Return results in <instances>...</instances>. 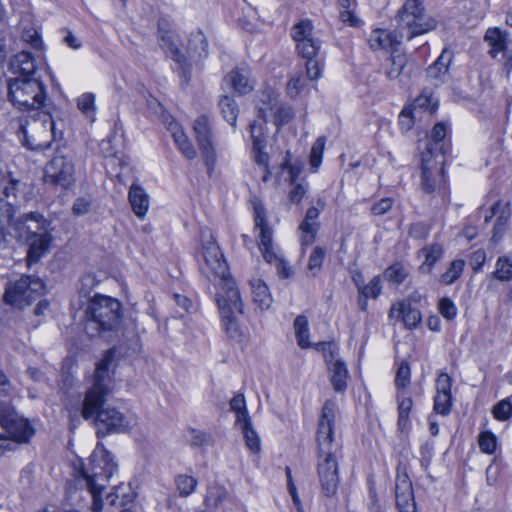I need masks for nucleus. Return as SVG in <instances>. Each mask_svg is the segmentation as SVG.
Wrapping results in <instances>:
<instances>
[{"instance_id":"1","label":"nucleus","mask_w":512,"mask_h":512,"mask_svg":"<svg viewBox=\"0 0 512 512\" xmlns=\"http://www.w3.org/2000/svg\"><path fill=\"white\" fill-rule=\"evenodd\" d=\"M113 361V353L107 351L97 363L92 382L86 391L82 405L84 419L95 417L97 435L104 437L111 433H120L133 426V420L115 408L100 409L111 392L109 367Z\"/></svg>"},{"instance_id":"2","label":"nucleus","mask_w":512,"mask_h":512,"mask_svg":"<svg viewBox=\"0 0 512 512\" xmlns=\"http://www.w3.org/2000/svg\"><path fill=\"white\" fill-rule=\"evenodd\" d=\"M337 406L334 400H327L323 407L317 428L318 463L317 474L321 491L326 497H333L340 483L338 461L333 451L334 426Z\"/></svg>"},{"instance_id":"3","label":"nucleus","mask_w":512,"mask_h":512,"mask_svg":"<svg viewBox=\"0 0 512 512\" xmlns=\"http://www.w3.org/2000/svg\"><path fill=\"white\" fill-rule=\"evenodd\" d=\"M20 180L13 178L10 173L0 174V193L4 198H0V230L4 224L15 226L18 236L25 240V236L41 234L42 231H49V223L39 213H29L21 219L14 222L15 213L12 199H16L19 190Z\"/></svg>"},{"instance_id":"4","label":"nucleus","mask_w":512,"mask_h":512,"mask_svg":"<svg viewBox=\"0 0 512 512\" xmlns=\"http://www.w3.org/2000/svg\"><path fill=\"white\" fill-rule=\"evenodd\" d=\"M122 317L121 303L112 297L97 294L89 299L85 308L84 329L94 337L119 326Z\"/></svg>"},{"instance_id":"5","label":"nucleus","mask_w":512,"mask_h":512,"mask_svg":"<svg viewBox=\"0 0 512 512\" xmlns=\"http://www.w3.org/2000/svg\"><path fill=\"white\" fill-rule=\"evenodd\" d=\"M116 470L117 464L110 452L103 445L97 444L90 456L88 466L80 471L81 478L93 496L95 510L101 508V493Z\"/></svg>"},{"instance_id":"6","label":"nucleus","mask_w":512,"mask_h":512,"mask_svg":"<svg viewBox=\"0 0 512 512\" xmlns=\"http://www.w3.org/2000/svg\"><path fill=\"white\" fill-rule=\"evenodd\" d=\"M7 89L9 101L20 111H40L46 104V86L39 76L12 77Z\"/></svg>"},{"instance_id":"7","label":"nucleus","mask_w":512,"mask_h":512,"mask_svg":"<svg viewBox=\"0 0 512 512\" xmlns=\"http://www.w3.org/2000/svg\"><path fill=\"white\" fill-rule=\"evenodd\" d=\"M423 1L406 0L398 12V27L406 31L408 39L436 28L435 19L425 13Z\"/></svg>"},{"instance_id":"8","label":"nucleus","mask_w":512,"mask_h":512,"mask_svg":"<svg viewBox=\"0 0 512 512\" xmlns=\"http://www.w3.org/2000/svg\"><path fill=\"white\" fill-rule=\"evenodd\" d=\"M45 183L67 190L76 182L75 157L71 152L58 150L46 163Z\"/></svg>"},{"instance_id":"9","label":"nucleus","mask_w":512,"mask_h":512,"mask_svg":"<svg viewBox=\"0 0 512 512\" xmlns=\"http://www.w3.org/2000/svg\"><path fill=\"white\" fill-rule=\"evenodd\" d=\"M45 284L39 278L22 276L16 281L7 284L4 293V302L11 306L23 308L43 295Z\"/></svg>"},{"instance_id":"10","label":"nucleus","mask_w":512,"mask_h":512,"mask_svg":"<svg viewBox=\"0 0 512 512\" xmlns=\"http://www.w3.org/2000/svg\"><path fill=\"white\" fill-rule=\"evenodd\" d=\"M39 119L28 124V129L22 127L24 145L31 150H43L50 147L54 139L55 123L48 113L39 112Z\"/></svg>"},{"instance_id":"11","label":"nucleus","mask_w":512,"mask_h":512,"mask_svg":"<svg viewBox=\"0 0 512 512\" xmlns=\"http://www.w3.org/2000/svg\"><path fill=\"white\" fill-rule=\"evenodd\" d=\"M443 156L433 155L432 148L428 147L421 158V187L431 194L440 190L444 184Z\"/></svg>"},{"instance_id":"12","label":"nucleus","mask_w":512,"mask_h":512,"mask_svg":"<svg viewBox=\"0 0 512 512\" xmlns=\"http://www.w3.org/2000/svg\"><path fill=\"white\" fill-rule=\"evenodd\" d=\"M0 425L18 443H25L34 435L30 423L17 415L9 401H0Z\"/></svg>"},{"instance_id":"13","label":"nucleus","mask_w":512,"mask_h":512,"mask_svg":"<svg viewBox=\"0 0 512 512\" xmlns=\"http://www.w3.org/2000/svg\"><path fill=\"white\" fill-rule=\"evenodd\" d=\"M196 141L204 159L208 174L214 171L217 155L212 141V127L205 115L199 116L193 125Z\"/></svg>"},{"instance_id":"14","label":"nucleus","mask_w":512,"mask_h":512,"mask_svg":"<svg viewBox=\"0 0 512 512\" xmlns=\"http://www.w3.org/2000/svg\"><path fill=\"white\" fill-rule=\"evenodd\" d=\"M216 301L220 315H223L224 311L228 312V314L239 315H242L244 312V304L240 296L239 288L230 276L219 280Z\"/></svg>"},{"instance_id":"15","label":"nucleus","mask_w":512,"mask_h":512,"mask_svg":"<svg viewBox=\"0 0 512 512\" xmlns=\"http://www.w3.org/2000/svg\"><path fill=\"white\" fill-rule=\"evenodd\" d=\"M202 272L207 277L222 280L229 277L228 265L223 258L220 247L213 240H209L202 249Z\"/></svg>"},{"instance_id":"16","label":"nucleus","mask_w":512,"mask_h":512,"mask_svg":"<svg viewBox=\"0 0 512 512\" xmlns=\"http://www.w3.org/2000/svg\"><path fill=\"white\" fill-rule=\"evenodd\" d=\"M260 101L261 104L258 105V114L264 122L273 118L275 125L281 126L292 117L291 110L280 105L278 95L273 90H264L261 94Z\"/></svg>"},{"instance_id":"17","label":"nucleus","mask_w":512,"mask_h":512,"mask_svg":"<svg viewBox=\"0 0 512 512\" xmlns=\"http://www.w3.org/2000/svg\"><path fill=\"white\" fill-rule=\"evenodd\" d=\"M395 497L399 512H416L412 483L407 474L397 475Z\"/></svg>"},{"instance_id":"18","label":"nucleus","mask_w":512,"mask_h":512,"mask_svg":"<svg viewBox=\"0 0 512 512\" xmlns=\"http://www.w3.org/2000/svg\"><path fill=\"white\" fill-rule=\"evenodd\" d=\"M25 242L28 245L27 264L31 266L49 252L52 236L50 231H42L38 235L25 236Z\"/></svg>"},{"instance_id":"19","label":"nucleus","mask_w":512,"mask_h":512,"mask_svg":"<svg viewBox=\"0 0 512 512\" xmlns=\"http://www.w3.org/2000/svg\"><path fill=\"white\" fill-rule=\"evenodd\" d=\"M389 317L402 321L407 329L416 328L422 319L420 311L412 307L409 300L393 304L389 310Z\"/></svg>"},{"instance_id":"20","label":"nucleus","mask_w":512,"mask_h":512,"mask_svg":"<svg viewBox=\"0 0 512 512\" xmlns=\"http://www.w3.org/2000/svg\"><path fill=\"white\" fill-rule=\"evenodd\" d=\"M237 315L224 311L220 320L226 337L233 343L243 345L248 340V331L240 324Z\"/></svg>"},{"instance_id":"21","label":"nucleus","mask_w":512,"mask_h":512,"mask_svg":"<svg viewBox=\"0 0 512 512\" xmlns=\"http://www.w3.org/2000/svg\"><path fill=\"white\" fill-rule=\"evenodd\" d=\"M320 209L317 207H310L305 215V219L299 226L301 232L300 241L302 246L311 245L316 238L319 229L317 218L319 217Z\"/></svg>"},{"instance_id":"22","label":"nucleus","mask_w":512,"mask_h":512,"mask_svg":"<svg viewBox=\"0 0 512 512\" xmlns=\"http://www.w3.org/2000/svg\"><path fill=\"white\" fill-rule=\"evenodd\" d=\"M10 68L14 77L28 78L38 76L35 60L31 53L22 51L14 56L10 63Z\"/></svg>"},{"instance_id":"23","label":"nucleus","mask_w":512,"mask_h":512,"mask_svg":"<svg viewBox=\"0 0 512 512\" xmlns=\"http://www.w3.org/2000/svg\"><path fill=\"white\" fill-rule=\"evenodd\" d=\"M225 81L239 94H247L255 87V80L250 76V71L245 68H236L226 77Z\"/></svg>"},{"instance_id":"24","label":"nucleus","mask_w":512,"mask_h":512,"mask_svg":"<svg viewBox=\"0 0 512 512\" xmlns=\"http://www.w3.org/2000/svg\"><path fill=\"white\" fill-rule=\"evenodd\" d=\"M254 222L255 229L259 230V249H265L267 247L273 246L272 230L267 225L265 209L260 204L254 206Z\"/></svg>"},{"instance_id":"25","label":"nucleus","mask_w":512,"mask_h":512,"mask_svg":"<svg viewBox=\"0 0 512 512\" xmlns=\"http://www.w3.org/2000/svg\"><path fill=\"white\" fill-rule=\"evenodd\" d=\"M18 30L20 32L21 39L30 44L32 48L39 49L42 45L40 35L36 29L32 15L26 13L22 15Z\"/></svg>"},{"instance_id":"26","label":"nucleus","mask_w":512,"mask_h":512,"mask_svg":"<svg viewBox=\"0 0 512 512\" xmlns=\"http://www.w3.org/2000/svg\"><path fill=\"white\" fill-rule=\"evenodd\" d=\"M328 368L333 389L338 393L344 392L347 388L348 379L346 364L339 359L335 361L330 360Z\"/></svg>"},{"instance_id":"27","label":"nucleus","mask_w":512,"mask_h":512,"mask_svg":"<svg viewBox=\"0 0 512 512\" xmlns=\"http://www.w3.org/2000/svg\"><path fill=\"white\" fill-rule=\"evenodd\" d=\"M128 197L133 212L139 218L144 217L149 209V197L144 189L138 184H132Z\"/></svg>"},{"instance_id":"28","label":"nucleus","mask_w":512,"mask_h":512,"mask_svg":"<svg viewBox=\"0 0 512 512\" xmlns=\"http://www.w3.org/2000/svg\"><path fill=\"white\" fill-rule=\"evenodd\" d=\"M250 286L254 303L261 310H267L272 304V297L268 286L260 278L251 279Z\"/></svg>"},{"instance_id":"29","label":"nucleus","mask_w":512,"mask_h":512,"mask_svg":"<svg viewBox=\"0 0 512 512\" xmlns=\"http://www.w3.org/2000/svg\"><path fill=\"white\" fill-rule=\"evenodd\" d=\"M228 498V490L221 484L213 482L208 485L203 503L208 509H218Z\"/></svg>"},{"instance_id":"30","label":"nucleus","mask_w":512,"mask_h":512,"mask_svg":"<svg viewBox=\"0 0 512 512\" xmlns=\"http://www.w3.org/2000/svg\"><path fill=\"white\" fill-rule=\"evenodd\" d=\"M452 59L451 52L447 50H443L441 55L437 58V60L433 63V65L429 66L427 69L428 77L438 80L440 82H444L448 76V68Z\"/></svg>"},{"instance_id":"31","label":"nucleus","mask_w":512,"mask_h":512,"mask_svg":"<svg viewBox=\"0 0 512 512\" xmlns=\"http://www.w3.org/2000/svg\"><path fill=\"white\" fill-rule=\"evenodd\" d=\"M242 431L246 447L252 453H259L261 450V442L258 433L252 426L251 418L242 422L236 423Z\"/></svg>"},{"instance_id":"32","label":"nucleus","mask_w":512,"mask_h":512,"mask_svg":"<svg viewBox=\"0 0 512 512\" xmlns=\"http://www.w3.org/2000/svg\"><path fill=\"white\" fill-rule=\"evenodd\" d=\"M506 36L499 28H489L485 33V41L492 47L491 55L496 57L499 52L506 50Z\"/></svg>"},{"instance_id":"33","label":"nucleus","mask_w":512,"mask_h":512,"mask_svg":"<svg viewBox=\"0 0 512 512\" xmlns=\"http://www.w3.org/2000/svg\"><path fill=\"white\" fill-rule=\"evenodd\" d=\"M398 400V421L397 425L401 431L406 429L409 422V415L413 407V400L404 394V391L397 395Z\"/></svg>"},{"instance_id":"34","label":"nucleus","mask_w":512,"mask_h":512,"mask_svg":"<svg viewBox=\"0 0 512 512\" xmlns=\"http://www.w3.org/2000/svg\"><path fill=\"white\" fill-rule=\"evenodd\" d=\"M397 43L396 38L389 31L383 29L373 31L369 38L372 49H388Z\"/></svg>"},{"instance_id":"35","label":"nucleus","mask_w":512,"mask_h":512,"mask_svg":"<svg viewBox=\"0 0 512 512\" xmlns=\"http://www.w3.org/2000/svg\"><path fill=\"white\" fill-rule=\"evenodd\" d=\"M294 331L300 348L307 349L311 346L309 341V324L303 315H298L294 320Z\"/></svg>"},{"instance_id":"36","label":"nucleus","mask_w":512,"mask_h":512,"mask_svg":"<svg viewBox=\"0 0 512 512\" xmlns=\"http://www.w3.org/2000/svg\"><path fill=\"white\" fill-rule=\"evenodd\" d=\"M511 217V210L508 204L502 206L499 215L497 216L496 222L493 227V235L491 241L496 243L500 241L506 232L509 219Z\"/></svg>"},{"instance_id":"37","label":"nucleus","mask_w":512,"mask_h":512,"mask_svg":"<svg viewBox=\"0 0 512 512\" xmlns=\"http://www.w3.org/2000/svg\"><path fill=\"white\" fill-rule=\"evenodd\" d=\"M208 43L204 34L200 31L192 33L188 41V52L198 57L207 56Z\"/></svg>"},{"instance_id":"38","label":"nucleus","mask_w":512,"mask_h":512,"mask_svg":"<svg viewBox=\"0 0 512 512\" xmlns=\"http://www.w3.org/2000/svg\"><path fill=\"white\" fill-rule=\"evenodd\" d=\"M313 29V24L309 19H302L293 25L291 29V37L296 44H298L313 37Z\"/></svg>"},{"instance_id":"39","label":"nucleus","mask_w":512,"mask_h":512,"mask_svg":"<svg viewBox=\"0 0 512 512\" xmlns=\"http://www.w3.org/2000/svg\"><path fill=\"white\" fill-rule=\"evenodd\" d=\"M422 254L425 257L423 264L421 265V269L426 272H430L433 265L442 257L443 249L439 244L429 245L421 250Z\"/></svg>"},{"instance_id":"40","label":"nucleus","mask_w":512,"mask_h":512,"mask_svg":"<svg viewBox=\"0 0 512 512\" xmlns=\"http://www.w3.org/2000/svg\"><path fill=\"white\" fill-rule=\"evenodd\" d=\"M175 485L179 495L185 498L195 491L198 481L191 475L179 474L175 477Z\"/></svg>"},{"instance_id":"41","label":"nucleus","mask_w":512,"mask_h":512,"mask_svg":"<svg viewBox=\"0 0 512 512\" xmlns=\"http://www.w3.org/2000/svg\"><path fill=\"white\" fill-rule=\"evenodd\" d=\"M219 106L224 119L235 126L239 111L236 101L229 96H223L219 101Z\"/></svg>"},{"instance_id":"42","label":"nucleus","mask_w":512,"mask_h":512,"mask_svg":"<svg viewBox=\"0 0 512 512\" xmlns=\"http://www.w3.org/2000/svg\"><path fill=\"white\" fill-rule=\"evenodd\" d=\"M465 267V261L456 259L450 263L449 268L440 277L441 283L450 285L455 282L462 274Z\"/></svg>"},{"instance_id":"43","label":"nucleus","mask_w":512,"mask_h":512,"mask_svg":"<svg viewBox=\"0 0 512 512\" xmlns=\"http://www.w3.org/2000/svg\"><path fill=\"white\" fill-rule=\"evenodd\" d=\"M407 64V57L404 54L392 55L389 59V66L386 69V76L390 80L397 79Z\"/></svg>"},{"instance_id":"44","label":"nucleus","mask_w":512,"mask_h":512,"mask_svg":"<svg viewBox=\"0 0 512 512\" xmlns=\"http://www.w3.org/2000/svg\"><path fill=\"white\" fill-rule=\"evenodd\" d=\"M492 276L500 281H509L512 279V261L506 257L501 256L496 261V270Z\"/></svg>"},{"instance_id":"45","label":"nucleus","mask_w":512,"mask_h":512,"mask_svg":"<svg viewBox=\"0 0 512 512\" xmlns=\"http://www.w3.org/2000/svg\"><path fill=\"white\" fill-rule=\"evenodd\" d=\"M296 49L303 58H314L320 49V42L313 36L296 44Z\"/></svg>"},{"instance_id":"46","label":"nucleus","mask_w":512,"mask_h":512,"mask_svg":"<svg viewBox=\"0 0 512 512\" xmlns=\"http://www.w3.org/2000/svg\"><path fill=\"white\" fill-rule=\"evenodd\" d=\"M230 408L236 413V423L250 419L243 394H237L230 401Z\"/></svg>"},{"instance_id":"47","label":"nucleus","mask_w":512,"mask_h":512,"mask_svg":"<svg viewBox=\"0 0 512 512\" xmlns=\"http://www.w3.org/2000/svg\"><path fill=\"white\" fill-rule=\"evenodd\" d=\"M411 370L410 366L406 361H403L398 367L396 377H395V385L400 392L404 391L410 383Z\"/></svg>"},{"instance_id":"48","label":"nucleus","mask_w":512,"mask_h":512,"mask_svg":"<svg viewBox=\"0 0 512 512\" xmlns=\"http://www.w3.org/2000/svg\"><path fill=\"white\" fill-rule=\"evenodd\" d=\"M326 139L319 137L314 142L310 152V164L314 170L318 169L322 162V154L324 152Z\"/></svg>"},{"instance_id":"49","label":"nucleus","mask_w":512,"mask_h":512,"mask_svg":"<svg viewBox=\"0 0 512 512\" xmlns=\"http://www.w3.org/2000/svg\"><path fill=\"white\" fill-rule=\"evenodd\" d=\"M452 407L451 394L436 393L434 398V410L441 415H448Z\"/></svg>"},{"instance_id":"50","label":"nucleus","mask_w":512,"mask_h":512,"mask_svg":"<svg viewBox=\"0 0 512 512\" xmlns=\"http://www.w3.org/2000/svg\"><path fill=\"white\" fill-rule=\"evenodd\" d=\"M250 133L253 142V149L264 148L266 145V137L264 133V124L253 122L250 125Z\"/></svg>"},{"instance_id":"51","label":"nucleus","mask_w":512,"mask_h":512,"mask_svg":"<svg viewBox=\"0 0 512 512\" xmlns=\"http://www.w3.org/2000/svg\"><path fill=\"white\" fill-rule=\"evenodd\" d=\"M326 251L322 247H315L308 261V269L312 275H316L320 270Z\"/></svg>"},{"instance_id":"52","label":"nucleus","mask_w":512,"mask_h":512,"mask_svg":"<svg viewBox=\"0 0 512 512\" xmlns=\"http://www.w3.org/2000/svg\"><path fill=\"white\" fill-rule=\"evenodd\" d=\"M492 413L497 420L506 421L512 415V403L508 399H503L493 407Z\"/></svg>"},{"instance_id":"53","label":"nucleus","mask_w":512,"mask_h":512,"mask_svg":"<svg viewBox=\"0 0 512 512\" xmlns=\"http://www.w3.org/2000/svg\"><path fill=\"white\" fill-rule=\"evenodd\" d=\"M190 442L191 445L195 447H207L213 445L214 439L208 432L193 429L191 431Z\"/></svg>"},{"instance_id":"54","label":"nucleus","mask_w":512,"mask_h":512,"mask_svg":"<svg viewBox=\"0 0 512 512\" xmlns=\"http://www.w3.org/2000/svg\"><path fill=\"white\" fill-rule=\"evenodd\" d=\"M381 289L380 278L378 276L373 277L368 284L359 287L360 294L364 298L373 299H376L380 295Z\"/></svg>"},{"instance_id":"55","label":"nucleus","mask_w":512,"mask_h":512,"mask_svg":"<svg viewBox=\"0 0 512 512\" xmlns=\"http://www.w3.org/2000/svg\"><path fill=\"white\" fill-rule=\"evenodd\" d=\"M478 444L482 452L492 454L496 449V437L490 431L482 432L479 435Z\"/></svg>"},{"instance_id":"56","label":"nucleus","mask_w":512,"mask_h":512,"mask_svg":"<svg viewBox=\"0 0 512 512\" xmlns=\"http://www.w3.org/2000/svg\"><path fill=\"white\" fill-rule=\"evenodd\" d=\"M438 309L440 314L447 320H453L457 315L455 303L447 297H443L439 300Z\"/></svg>"},{"instance_id":"57","label":"nucleus","mask_w":512,"mask_h":512,"mask_svg":"<svg viewBox=\"0 0 512 512\" xmlns=\"http://www.w3.org/2000/svg\"><path fill=\"white\" fill-rule=\"evenodd\" d=\"M407 276V271L405 268L400 264H395L390 266L385 271V277L396 284L402 283Z\"/></svg>"},{"instance_id":"58","label":"nucleus","mask_w":512,"mask_h":512,"mask_svg":"<svg viewBox=\"0 0 512 512\" xmlns=\"http://www.w3.org/2000/svg\"><path fill=\"white\" fill-rule=\"evenodd\" d=\"M415 113L418 109L429 110L430 114H433L437 109V104H431V97L427 93L419 95L410 107Z\"/></svg>"},{"instance_id":"59","label":"nucleus","mask_w":512,"mask_h":512,"mask_svg":"<svg viewBox=\"0 0 512 512\" xmlns=\"http://www.w3.org/2000/svg\"><path fill=\"white\" fill-rule=\"evenodd\" d=\"M14 394V387L6 374L0 370V401H9Z\"/></svg>"},{"instance_id":"60","label":"nucleus","mask_w":512,"mask_h":512,"mask_svg":"<svg viewBox=\"0 0 512 512\" xmlns=\"http://www.w3.org/2000/svg\"><path fill=\"white\" fill-rule=\"evenodd\" d=\"M446 132H447V125L444 123V122H440V123H437L433 129H432V132H431V141L433 142L430 143L428 147H431L432 148V152L434 153L435 150H437V148L433 147V146H437L446 136Z\"/></svg>"},{"instance_id":"61","label":"nucleus","mask_w":512,"mask_h":512,"mask_svg":"<svg viewBox=\"0 0 512 512\" xmlns=\"http://www.w3.org/2000/svg\"><path fill=\"white\" fill-rule=\"evenodd\" d=\"M306 83L301 75L292 77L287 84V93L290 97H297L304 89Z\"/></svg>"},{"instance_id":"62","label":"nucleus","mask_w":512,"mask_h":512,"mask_svg":"<svg viewBox=\"0 0 512 512\" xmlns=\"http://www.w3.org/2000/svg\"><path fill=\"white\" fill-rule=\"evenodd\" d=\"M78 108L84 113L89 114L95 110V96L92 93L82 94L77 101Z\"/></svg>"},{"instance_id":"63","label":"nucleus","mask_w":512,"mask_h":512,"mask_svg":"<svg viewBox=\"0 0 512 512\" xmlns=\"http://www.w3.org/2000/svg\"><path fill=\"white\" fill-rule=\"evenodd\" d=\"M414 112L412 108L405 107L399 114V124L402 130L408 131L414 125Z\"/></svg>"},{"instance_id":"64","label":"nucleus","mask_w":512,"mask_h":512,"mask_svg":"<svg viewBox=\"0 0 512 512\" xmlns=\"http://www.w3.org/2000/svg\"><path fill=\"white\" fill-rule=\"evenodd\" d=\"M393 206V200L391 198H383L373 204L371 211L374 215L382 216L389 212Z\"/></svg>"}]
</instances>
